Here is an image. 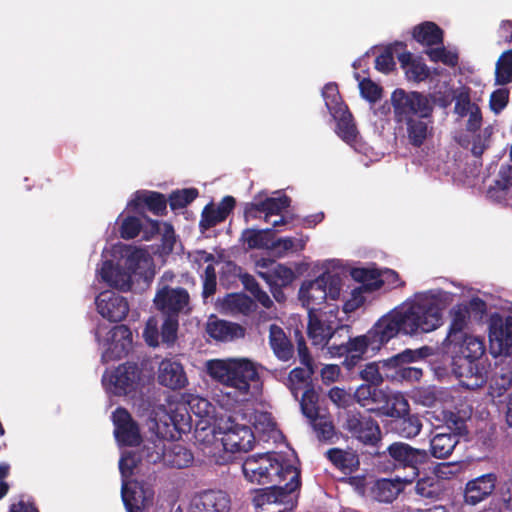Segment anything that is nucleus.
<instances>
[{
	"label": "nucleus",
	"mask_w": 512,
	"mask_h": 512,
	"mask_svg": "<svg viewBox=\"0 0 512 512\" xmlns=\"http://www.w3.org/2000/svg\"><path fill=\"white\" fill-rule=\"evenodd\" d=\"M451 302L452 295L446 291L417 293L380 318L366 335L350 339L346 344L330 346L329 353L332 357L347 355L343 364L352 369L368 348L379 350L399 333L415 335L439 328L443 323L442 312Z\"/></svg>",
	"instance_id": "nucleus-1"
},
{
	"label": "nucleus",
	"mask_w": 512,
	"mask_h": 512,
	"mask_svg": "<svg viewBox=\"0 0 512 512\" xmlns=\"http://www.w3.org/2000/svg\"><path fill=\"white\" fill-rule=\"evenodd\" d=\"M97 276L109 286L128 291L136 277L150 281L155 269L150 254L141 248L118 243L111 250H105Z\"/></svg>",
	"instance_id": "nucleus-2"
},
{
	"label": "nucleus",
	"mask_w": 512,
	"mask_h": 512,
	"mask_svg": "<svg viewBox=\"0 0 512 512\" xmlns=\"http://www.w3.org/2000/svg\"><path fill=\"white\" fill-rule=\"evenodd\" d=\"M196 439L203 453L217 464L228 462L227 453L248 452L253 448L255 441L250 427L237 422L228 414L218 416L212 429H198Z\"/></svg>",
	"instance_id": "nucleus-3"
},
{
	"label": "nucleus",
	"mask_w": 512,
	"mask_h": 512,
	"mask_svg": "<svg viewBox=\"0 0 512 512\" xmlns=\"http://www.w3.org/2000/svg\"><path fill=\"white\" fill-rule=\"evenodd\" d=\"M260 365L246 357L212 359L206 362L208 375L222 384L227 400L222 403L232 406L252 396V387L259 380Z\"/></svg>",
	"instance_id": "nucleus-4"
},
{
	"label": "nucleus",
	"mask_w": 512,
	"mask_h": 512,
	"mask_svg": "<svg viewBox=\"0 0 512 512\" xmlns=\"http://www.w3.org/2000/svg\"><path fill=\"white\" fill-rule=\"evenodd\" d=\"M242 471L246 480L252 484H280L287 481L288 490H297L300 486L298 468L277 453L255 454L247 457L243 462Z\"/></svg>",
	"instance_id": "nucleus-5"
},
{
	"label": "nucleus",
	"mask_w": 512,
	"mask_h": 512,
	"mask_svg": "<svg viewBox=\"0 0 512 512\" xmlns=\"http://www.w3.org/2000/svg\"><path fill=\"white\" fill-rule=\"evenodd\" d=\"M343 287L342 279L338 275L323 273L314 280L303 282L299 289V300L309 311V315H313L328 301L340 299Z\"/></svg>",
	"instance_id": "nucleus-6"
},
{
	"label": "nucleus",
	"mask_w": 512,
	"mask_h": 512,
	"mask_svg": "<svg viewBox=\"0 0 512 512\" xmlns=\"http://www.w3.org/2000/svg\"><path fill=\"white\" fill-rule=\"evenodd\" d=\"M480 340L476 337L467 336L464 338L459 354L454 357L453 364L455 373L463 378L462 384L469 389L480 386Z\"/></svg>",
	"instance_id": "nucleus-7"
},
{
	"label": "nucleus",
	"mask_w": 512,
	"mask_h": 512,
	"mask_svg": "<svg viewBox=\"0 0 512 512\" xmlns=\"http://www.w3.org/2000/svg\"><path fill=\"white\" fill-rule=\"evenodd\" d=\"M137 462V456L131 452L123 453L119 461V469L122 475L121 495L128 512H140L141 508L152 497L150 490H144L137 483L129 481Z\"/></svg>",
	"instance_id": "nucleus-8"
},
{
	"label": "nucleus",
	"mask_w": 512,
	"mask_h": 512,
	"mask_svg": "<svg viewBox=\"0 0 512 512\" xmlns=\"http://www.w3.org/2000/svg\"><path fill=\"white\" fill-rule=\"evenodd\" d=\"M96 337L104 362L120 359L132 348V332L125 325L99 327Z\"/></svg>",
	"instance_id": "nucleus-9"
},
{
	"label": "nucleus",
	"mask_w": 512,
	"mask_h": 512,
	"mask_svg": "<svg viewBox=\"0 0 512 512\" xmlns=\"http://www.w3.org/2000/svg\"><path fill=\"white\" fill-rule=\"evenodd\" d=\"M276 194L278 196L273 197H268L264 192L255 195L253 200L245 207L246 219H256L258 213H264L265 222L271 223L273 227L284 225L286 220L280 214L289 206L290 200L285 195Z\"/></svg>",
	"instance_id": "nucleus-10"
},
{
	"label": "nucleus",
	"mask_w": 512,
	"mask_h": 512,
	"mask_svg": "<svg viewBox=\"0 0 512 512\" xmlns=\"http://www.w3.org/2000/svg\"><path fill=\"white\" fill-rule=\"evenodd\" d=\"M391 104L398 121H406L417 115L421 118L430 116L433 105L429 98L419 92H406L396 89L391 95Z\"/></svg>",
	"instance_id": "nucleus-11"
},
{
	"label": "nucleus",
	"mask_w": 512,
	"mask_h": 512,
	"mask_svg": "<svg viewBox=\"0 0 512 512\" xmlns=\"http://www.w3.org/2000/svg\"><path fill=\"white\" fill-rule=\"evenodd\" d=\"M102 383L107 392L114 395H128L140 385V371L136 365L123 364L114 370L106 371Z\"/></svg>",
	"instance_id": "nucleus-12"
},
{
	"label": "nucleus",
	"mask_w": 512,
	"mask_h": 512,
	"mask_svg": "<svg viewBox=\"0 0 512 512\" xmlns=\"http://www.w3.org/2000/svg\"><path fill=\"white\" fill-rule=\"evenodd\" d=\"M489 351L493 357L508 356L512 351V316L495 312L489 318Z\"/></svg>",
	"instance_id": "nucleus-13"
},
{
	"label": "nucleus",
	"mask_w": 512,
	"mask_h": 512,
	"mask_svg": "<svg viewBox=\"0 0 512 512\" xmlns=\"http://www.w3.org/2000/svg\"><path fill=\"white\" fill-rule=\"evenodd\" d=\"M352 484L362 495L378 502H392L402 491L405 482L403 479H378L367 480L365 478H353Z\"/></svg>",
	"instance_id": "nucleus-14"
},
{
	"label": "nucleus",
	"mask_w": 512,
	"mask_h": 512,
	"mask_svg": "<svg viewBox=\"0 0 512 512\" xmlns=\"http://www.w3.org/2000/svg\"><path fill=\"white\" fill-rule=\"evenodd\" d=\"M329 310L319 315H309L308 336L313 345L324 347L332 338L339 325L337 319L338 308L328 305Z\"/></svg>",
	"instance_id": "nucleus-15"
},
{
	"label": "nucleus",
	"mask_w": 512,
	"mask_h": 512,
	"mask_svg": "<svg viewBox=\"0 0 512 512\" xmlns=\"http://www.w3.org/2000/svg\"><path fill=\"white\" fill-rule=\"evenodd\" d=\"M455 112L461 117L468 116L467 134L463 136L460 141L464 146L472 144V152L476 155L477 143L480 140V134L478 132L480 128V115L478 107L470 103L467 92L462 91L457 95Z\"/></svg>",
	"instance_id": "nucleus-16"
},
{
	"label": "nucleus",
	"mask_w": 512,
	"mask_h": 512,
	"mask_svg": "<svg viewBox=\"0 0 512 512\" xmlns=\"http://www.w3.org/2000/svg\"><path fill=\"white\" fill-rule=\"evenodd\" d=\"M179 512H229L230 499L222 491H207L178 507Z\"/></svg>",
	"instance_id": "nucleus-17"
},
{
	"label": "nucleus",
	"mask_w": 512,
	"mask_h": 512,
	"mask_svg": "<svg viewBox=\"0 0 512 512\" xmlns=\"http://www.w3.org/2000/svg\"><path fill=\"white\" fill-rule=\"evenodd\" d=\"M344 428L364 444H375L380 440V428L369 415L349 413Z\"/></svg>",
	"instance_id": "nucleus-18"
},
{
	"label": "nucleus",
	"mask_w": 512,
	"mask_h": 512,
	"mask_svg": "<svg viewBox=\"0 0 512 512\" xmlns=\"http://www.w3.org/2000/svg\"><path fill=\"white\" fill-rule=\"evenodd\" d=\"M389 455L398 466L410 467L412 475L410 478H403L405 483H411L418 475V466L424 464L428 459L425 450L415 449L405 443H394L388 448Z\"/></svg>",
	"instance_id": "nucleus-19"
},
{
	"label": "nucleus",
	"mask_w": 512,
	"mask_h": 512,
	"mask_svg": "<svg viewBox=\"0 0 512 512\" xmlns=\"http://www.w3.org/2000/svg\"><path fill=\"white\" fill-rule=\"evenodd\" d=\"M95 303L98 313L110 321H121L129 312L127 300L114 291L107 290L101 292L97 296Z\"/></svg>",
	"instance_id": "nucleus-20"
},
{
	"label": "nucleus",
	"mask_w": 512,
	"mask_h": 512,
	"mask_svg": "<svg viewBox=\"0 0 512 512\" xmlns=\"http://www.w3.org/2000/svg\"><path fill=\"white\" fill-rule=\"evenodd\" d=\"M155 306L164 313H178L188 310L189 295L182 288L167 285L158 287L154 297Z\"/></svg>",
	"instance_id": "nucleus-21"
},
{
	"label": "nucleus",
	"mask_w": 512,
	"mask_h": 512,
	"mask_svg": "<svg viewBox=\"0 0 512 512\" xmlns=\"http://www.w3.org/2000/svg\"><path fill=\"white\" fill-rule=\"evenodd\" d=\"M114 435L121 445L135 446L141 441L138 425L130 414L123 408H118L112 414Z\"/></svg>",
	"instance_id": "nucleus-22"
},
{
	"label": "nucleus",
	"mask_w": 512,
	"mask_h": 512,
	"mask_svg": "<svg viewBox=\"0 0 512 512\" xmlns=\"http://www.w3.org/2000/svg\"><path fill=\"white\" fill-rule=\"evenodd\" d=\"M157 380L159 384L172 390L182 389L188 383L183 365L175 359H164L159 363Z\"/></svg>",
	"instance_id": "nucleus-23"
},
{
	"label": "nucleus",
	"mask_w": 512,
	"mask_h": 512,
	"mask_svg": "<svg viewBox=\"0 0 512 512\" xmlns=\"http://www.w3.org/2000/svg\"><path fill=\"white\" fill-rule=\"evenodd\" d=\"M206 332L211 338L220 342H232L245 336L244 327L214 315H211L206 323Z\"/></svg>",
	"instance_id": "nucleus-24"
},
{
	"label": "nucleus",
	"mask_w": 512,
	"mask_h": 512,
	"mask_svg": "<svg viewBox=\"0 0 512 512\" xmlns=\"http://www.w3.org/2000/svg\"><path fill=\"white\" fill-rule=\"evenodd\" d=\"M298 356L301 364L306 368L297 367L289 373L288 387L295 397H297L299 390L307 385L311 375L314 374L312 358L309 355L308 348L302 342L298 344Z\"/></svg>",
	"instance_id": "nucleus-25"
},
{
	"label": "nucleus",
	"mask_w": 512,
	"mask_h": 512,
	"mask_svg": "<svg viewBox=\"0 0 512 512\" xmlns=\"http://www.w3.org/2000/svg\"><path fill=\"white\" fill-rule=\"evenodd\" d=\"M315 399L316 394L313 390L305 391L301 400L302 411L307 417L313 419V427L317 437L322 440H329L334 435V427L330 421L315 417Z\"/></svg>",
	"instance_id": "nucleus-26"
},
{
	"label": "nucleus",
	"mask_w": 512,
	"mask_h": 512,
	"mask_svg": "<svg viewBox=\"0 0 512 512\" xmlns=\"http://www.w3.org/2000/svg\"><path fill=\"white\" fill-rule=\"evenodd\" d=\"M272 486L268 489L258 491L253 502L256 507L263 508L266 505L289 503L291 501V494L295 490L287 489V481L283 483H271Z\"/></svg>",
	"instance_id": "nucleus-27"
},
{
	"label": "nucleus",
	"mask_w": 512,
	"mask_h": 512,
	"mask_svg": "<svg viewBox=\"0 0 512 512\" xmlns=\"http://www.w3.org/2000/svg\"><path fill=\"white\" fill-rule=\"evenodd\" d=\"M416 352L406 350L384 362V365L390 368H395L396 373L405 380L413 381L419 380L422 376L420 368L405 366V364L412 362L415 359Z\"/></svg>",
	"instance_id": "nucleus-28"
},
{
	"label": "nucleus",
	"mask_w": 512,
	"mask_h": 512,
	"mask_svg": "<svg viewBox=\"0 0 512 512\" xmlns=\"http://www.w3.org/2000/svg\"><path fill=\"white\" fill-rule=\"evenodd\" d=\"M193 261L199 268L204 267L203 296L206 298L216 290V274L214 264L215 257L205 251H197L193 255Z\"/></svg>",
	"instance_id": "nucleus-29"
},
{
	"label": "nucleus",
	"mask_w": 512,
	"mask_h": 512,
	"mask_svg": "<svg viewBox=\"0 0 512 512\" xmlns=\"http://www.w3.org/2000/svg\"><path fill=\"white\" fill-rule=\"evenodd\" d=\"M258 268H269L268 271H259V275L267 281H273L276 284L285 286L294 279V272L281 264H276L270 260L262 259L257 262Z\"/></svg>",
	"instance_id": "nucleus-30"
},
{
	"label": "nucleus",
	"mask_w": 512,
	"mask_h": 512,
	"mask_svg": "<svg viewBox=\"0 0 512 512\" xmlns=\"http://www.w3.org/2000/svg\"><path fill=\"white\" fill-rule=\"evenodd\" d=\"M269 343L270 346L280 360L287 361L292 357V344L287 338L285 332L280 326L275 324L269 327Z\"/></svg>",
	"instance_id": "nucleus-31"
},
{
	"label": "nucleus",
	"mask_w": 512,
	"mask_h": 512,
	"mask_svg": "<svg viewBox=\"0 0 512 512\" xmlns=\"http://www.w3.org/2000/svg\"><path fill=\"white\" fill-rule=\"evenodd\" d=\"M406 77L410 81L421 82L430 75L427 65L418 58H414L411 53H403L398 57Z\"/></svg>",
	"instance_id": "nucleus-32"
},
{
	"label": "nucleus",
	"mask_w": 512,
	"mask_h": 512,
	"mask_svg": "<svg viewBox=\"0 0 512 512\" xmlns=\"http://www.w3.org/2000/svg\"><path fill=\"white\" fill-rule=\"evenodd\" d=\"M512 187V166L502 165L499 169L494 185L487 190V198L493 201H501L505 199L507 191Z\"/></svg>",
	"instance_id": "nucleus-33"
},
{
	"label": "nucleus",
	"mask_w": 512,
	"mask_h": 512,
	"mask_svg": "<svg viewBox=\"0 0 512 512\" xmlns=\"http://www.w3.org/2000/svg\"><path fill=\"white\" fill-rule=\"evenodd\" d=\"M326 455L333 465L344 473H351L359 466V458L351 449L332 448L326 452Z\"/></svg>",
	"instance_id": "nucleus-34"
},
{
	"label": "nucleus",
	"mask_w": 512,
	"mask_h": 512,
	"mask_svg": "<svg viewBox=\"0 0 512 512\" xmlns=\"http://www.w3.org/2000/svg\"><path fill=\"white\" fill-rule=\"evenodd\" d=\"M432 127L424 118H409L406 120V133L408 141L415 147L421 146L431 135Z\"/></svg>",
	"instance_id": "nucleus-35"
},
{
	"label": "nucleus",
	"mask_w": 512,
	"mask_h": 512,
	"mask_svg": "<svg viewBox=\"0 0 512 512\" xmlns=\"http://www.w3.org/2000/svg\"><path fill=\"white\" fill-rule=\"evenodd\" d=\"M382 400L385 402V404L381 407L384 414L391 417L400 418L408 413L409 404L401 393L384 392V395H381L380 402Z\"/></svg>",
	"instance_id": "nucleus-36"
},
{
	"label": "nucleus",
	"mask_w": 512,
	"mask_h": 512,
	"mask_svg": "<svg viewBox=\"0 0 512 512\" xmlns=\"http://www.w3.org/2000/svg\"><path fill=\"white\" fill-rule=\"evenodd\" d=\"M142 203L146 204L156 214L162 213L166 209L165 198L161 194L152 191L137 192L127 207L137 209Z\"/></svg>",
	"instance_id": "nucleus-37"
},
{
	"label": "nucleus",
	"mask_w": 512,
	"mask_h": 512,
	"mask_svg": "<svg viewBox=\"0 0 512 512\" xmlns=\"http://www.w3.org/2000/svg\"><path fill=\"white\" fill-rule=\"evenodd\" d=\"M413 36L419 43L430 46L442 42L443 32L435 23L425 22L414 28Z\"/></svg>",
	"instance_id": "nucleus-38"
},
{
	"label": "nucleus",
	"mask_w": 512,
	"mask_h": 512,
	"mask_svg": "<svg viewBox=\"0 0 512 512\" xmlns=\"http://www.w3.org/2000/svg\"><path fill=\"white\" fill-rule=\"evenodd\" d=\"M511 385L512 380L510 376L505 374L494 376L490 381L485 399L496 406L504 403L502 397L510 389Z\"/></svg>",
	"instance_id": "nucleus-39"
},
{
	"label": "nucleus",
	"mask_w": 512,
	"mask_h": 512,
	"mask_svg": "<svg viewBox=\"0 0 512 512\" xmlns=\"http://www.w3.org/2000/svg\"><path fill=\"white\" fill-rule=\"evenodd\" d=\"M163 459L167 465L176 468H183L192 462L193 456L191 452L181 444L173 443L164 452Z\"/></svg>",
	"instance_id": "nucleus-40"
},
{
	"label": "nucleus",
	"mask_w": 512,
	"mask_h": 512,
	"mask_svg": "<svg viewBox=\"0 0 512 512\" xmlns=\"http://www.w3.org/2000/svg\"><path fill=\"white\" fill-rule=\"evenodd\" d=\"M337 121V134L347 143H350L356 139L357 130L352 120V115L348 112L347 108L343 110H337L332 115Z\"/></svg>",
	"instance_id": "nucleus-41"
},
{
	"label": "nucleus",
	"mask_w": 512,
	"mask_h": 512,
	"mask_svg": "<svg viewBox=\"0 0 512 512\" xmlns=\"http://www.w3.org/2000/svg\"><path fill=\"white\" fill-rule=\"evenodd\" d=\"M458 443L457 435L450 433H438L431 440L432 454L437 458L450 455Z\"/></svg>",
	"instance_id": "nucleus-42"
},
{
	"label": "nucleus",
	"mask_w": 512,
	"mask_h": 512,
	"mask_svg": "<svg viewBox=\"0 0 512 512\" xmlns=\"http://www.w3.org/2000/svg\"><path fill=\"white\" fill-rule=\"evenodd\" d=\"M241 241L249 249L269 248V230L246 229L242 232Z\"/></svg>",
	"instance_id": "nucleus-43"
},
{
	"label": "nucleus",
	"mask_w": 512,
	"mask_h": 512,
	"mask_svg": "<svg viewBox=\"0 0 512 512\" xmlns=\"http://www.w3.org/2000/svg\"><path fill=\"white\" fill-rule=\"evenodd\" d=\"M352 276L360 282L364 290H373L381 287V272L375 269L356 268L352 271Z\"/></svg>",
	"instance_id": "nucleus-44"
},
{
	"label": "nucleus",
	"mask_w": 512,
	"mask_h": 512,
	"mask_svg": "<svg viewBox=\"0 0 512 512\" xmlns=\"http://www.w3.org/2000/svg\"><path fill=\"white\" fill-rule=\"evenodd\" d=\"M496 83L505 85L512 82V49L504 52L496 63Z\"/></svg>",
	"instance_id": "nucleus-45"
},
{
	"label": "nucleus",
	"mask_w": 512,
	"mask_h": 512,
	"mask_svg": "<svg viewBox=\"0 0 512 512\" xmlns=\"http://www.w3.org/2000/svg\"><path fill=\"white\" fill-rule=\"evenodd\" d=\"M308 237L300 238H280L272 243L271 248L277 251L279 256H283L287 252H297L305 248Z\"/></svg>",
	"instance_id": "nucleus-46"
},
{
	"label": "nucleus",
	"mask_w": 512,
	"mask_h": 512,
	"mask_svg": "<svg viewBox=\"0 0 512 512\" xmlns=\"http://www.w3.org/2000/svg\"><path fill=\"white\" fill-rule=\"evenodd\" d=\"M422 424L417 416L400 417L396 420L398 433L406 438L415 437L419 434Z\"/></svg>",
	"instance_id": "nucleus-47"
},
{
	"label": "nucleus",
	"mask_w": 512,
	"mask_h": 512,
	"mask_svg": "<svg viewBox=\"0 0 512 512\" xmlns=\"http://www.w3.org/2000/svg\"><path fill=\"white\" fill-rule=\"evenodd\" d=\"M381 395H384V391L371 385H361L355 392L357 402L363 407L369 406L372 402H380Z\"/></svg>",
	"instance_id": "nucleus-48"
},
{
	"label": "nucleus",
	"mask_w": 512,
	"mask_h": 512,
	"mask_svg": "<svg viewBox=\"0 0 512 512\" xmlns=\"http://www.w3.org/2000/svg\"><path fill=\"white\" fill-rule=\"evenodd\" d=\"M323 98L325 100V104L333 115L337 112V110H343L347 108L340 99L338 88L335 84H327L322 91Z\"/></svg>",
	"instance_id": "nucleus-49"
},
{
	"label": "nucleus",
	"mask_w": 512,
	"mask_h": 512,
	"mask_svg": "<svg viewBox=\"0 0 512 512\" xmlns=\"http://www.w3.org/2000/svg\"><path fill=\"white\" fill-rule=\"evenodd\" d=\"M187 406L192 414L200 418L208 417L213 410V406L207 399L197 395L189 396Z\"/></svg>",
	"instance_id": "nucleus-50"
},
{
	"label": "nucleus",
	"mask_w": 512,
	"mask_h": 512,
	"mask_svg": "<svg viewBox=\"0 0 512 512\" xmlns=\"http://www.w3.org/2000/svg\"><path fill=\"white\" fill-rule=\"evenodd\" d=\"M427 54L431 61L442 62L448 66H455L458 62L457 52L444 47L429 49L427 50Z\"/></svg>",
	"instance_id": "nucleus-51"
},
{
	"label": "nucleus",
	"mask_w": 512,
	"mask_h": 512,
	"mask_svg": "<svg viewBox=\"0 0 512 512\" xmlns=\"http://www.w3.org/2000/svg\"><path fill=\"white\" fill-rule=\"evenodd\" d=\"M253 425L260 433H275L276 424L273 417L268 412L256 411L253 415Z\"/></svg>",
	"instance_id": "nucleus-52"
},
{
	"label": "nucleus",
	"mask_w": 512,
	"mask_h": 512,
	"mask_svg": "<svg viewBox=\"0 0 512 512\" xmlns=\"http://www.w3.org/2000/svg\"><path fill=\"white\" fill-rule=\"evenodd\" d=\"M147 225L152 234L154 233H162L164 240V247L168 249H172L173 241H174V231L170 224L168 223H159L157 221L148 220Z\"/></svg>",
	"instance_id": "nucleus-53"
},
{
	"label": "nucleus",
	"mask_w": 512,
	"mask_h": 512,
	"mask_svg": "<svg viewBox=\"0 0 512 512\" xmlns=\"http://www.w3.org/2000/svg\"><path fill=\"white\" fill-rule=\"evenodd\" d=\"M197 196V190L193 188L176 191L170 196L172 209L182 208L192 202Z\"/></svg>",
	"instance_id": "nucleus-54"
},
{
	"label": "nucleus",
	"mask_w": 512,
	"mask_h": 512,
	"mask_svg": "<svg viewBox=\"0 0 512 512\" xmlns=\"http://www.w3.org/2000/svg\"><path fill=\"white\" fill-rule=\"evenodd\" d=\"M416 493L425 498H434L438 495L440 488L438 481L434 478H423L419 480L415 487Z\"/></svg>",
	"instance_id": "nucleus-55"
},
{
	"label": "nucleus",
	"mask_w": 512,
	"mask_h": 512,
	"mask_svg": "<svg viewBox=\"0 0 512 512\" xmlns=\"http://www.w3.org/2000/svg\"><path fill=\"white\" fill-rule=\"evenodd\" d=\"M222 305L223 310L229 313L242 312L248 307L247 298L240 294L227 295Z\"/></svg>",
	"instance_id": "nucleus-56"
},
{
	"label": "nucleus",
	"mask_w": 512,
	"mask_h": 512,
	"mask_svg": "<svg viewBox=\"0 0 512 512\" xmlns=\"http://www.w3.org/2000/svg\"><path fill=\"white\" fill-rule=\"evenodd\" d=\"M224 220V216L220 214L215 206L207 205L202 212L200 226L203 229H209Z\"/></svg>",
	"instance_id": "nucleus-57"
},
{
	"label": "nucleus",
	"mask_w": 512,
	"mask_h": 512,
	"mask_svg": "<svg viewBox=\"0 0 512 512\" xmlns=\"http://www.w3.org/2000/svg\"><path fill=\"white\" fill-rule=\"evenodd\" d=\"M508 102L509 90L507 88H499L492 92L489 106L494 113L498 114L507 106Z\"/></svg>",
	"instance_id": "nucleus-58"
},
{
	"label": "nucleus",
	"mask_w": 512,
	"mask_h": 512,
	"mask_svg": "<svg viewBox=\"0 0 512 512\" xmlns=\"http://www.w3.org/2000/svg\"><path fill=\"white\" fill-rule=\"evenodd\" d=\"M359 89L362 97L370 102H376L381 97V88L370 79L361 80Z\"/></svg>",
	"instance_id": "nucleus-59"
},
{
	"label": "nucleus",
	"mask_w": 512,
	"mask_h": 512,
	"mask_svg": "<svg viewBox=\"0 0 512 512\" xmlns=\"http://www.w3.org/2000/svg\"><path fill=\"white\" fill-rule=\"evenodd\" d=\"M141 228L142 225L138 218L127 217L123 220L121 225V236L125 239H132L139 234Z\"/></svg>",
	"instance_id": "nucleus-60"
},
{
	"label": "nucleus",
	"mask_w": 512,
	"mask_h": 512,
	"mask_svg": "<svg viewBox=\"0 0 512 512\" xmlns=\"http://www.w3.org/2000/svg\"><path fill=\"white\" fill-rule=\"evenodd\" d=\"M364 291L363 287H357L351 291L349 299H347L343 305L345 313L353 312L364 303Z\"/></svg>",
	"instance_id": "nucleus-61"
},
{
	"label": "nucleus",
	"mask_w": 512,
	"mask_h": 512,
	"mask_svg": "<svg viewBox=\"0 0 512 512\" xmlns=\"http://www.w3.org/2000/svg\"><path fill=\"white\" fill-rule=\"evenodd\" d=\"M465 502L469 505H476L480 502V479L476 478L469 481L466 485Z\"/></svg>",
	"instance_id": "nucleus-62"
},
{
	"label": "nucleus",
	"mask_w": 512,
	"mask_h": 512,
	"mask_svg": "<svg viewBox=\"0 0 512 512\" xmlns=\"http://www.w3.org/2000/svg\"><path fill=\"white\" fill-rule=\"evenodd\" d=\"M469 311L466 306L459 305L452 310L451 328L454 331L461 330L466 323Z\"/></svg>",
	"instance_id": "nucleus-63"
},
{
	"label": "nucleus",
	"mask_w": 512,
	"mask_h": 512,
	"mask_svg": "<svg viewBox=\"0 0 512 512\" xmlns=\"http://www.w3.org/2000/svg\"><path fill=\"white\" fill-rule=\"evenodd\" d=\"M157 325L158 322L155 318H150L147 323L146 327L143 332V336L150 346H157L158 345V331H157Z\"/></svg>",
	"instance_id": "nucleus-64"
}]
</instances>
